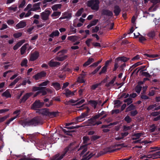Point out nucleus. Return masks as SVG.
<instances>
[{
	"instance_id": "f257e3e1",
	"label": "nucleus",
	"mask_w": 160,
	"mask_h": 160,
	"mask_svg": "<svg viewBox=\"0 0 160 160\" xmlns=\"http://www.w3.org/2000/svg\"><path fill=\"white\" fill-rule=\"evenodd\" d=\"M128 145L124 143L121 144L115 143L106 147L102 151H101L100 152L102 154L107 153H112L120 150L121 148L126 147Z\"/></svg>"
},
{
	"instance_id": "f03ea898",
	"label": "nucleus",
	"mask_w": 160,
	"mask_h": 160,
	"mask_svg": "<svg viewBox=\"0 0 160 160\" xmlns=\"http://www.w3.org/2000/svg\"><path fill=\"white\" fill-rule=\"evenodd\" d=\"M69 150V148H65L62 152L58 153L50 158V160H61L66 155Z\"/></svg>"
},
{
	"instance_id": "7ed1b4c3",
	"label": "nucleus",
	"mask_w": 160,
	"mask_h": 160,
	"mask_svg": "<svg viewBox=\"0 0 160 160\" xmlns=\"http://www.w3.org/2000/svg\"><path fill=\"white\" fill-rule=\"evenodd\" d=\"M36 112L43 116H46L51 118H53L55 117L57 114L55 112H50L49 111L48 109L46 108L39 109Z\"/></svg>"
},
{
	"instance_id": "20e7f679",
	"label": "nucleus",
	"mask_w": 160,
	"mask_h": 160,
	"mask_svg": "<svg viewBox=\"0 0 160 160\" xmlns=\"http://www.w3.org/2000/svg\"><path fill=\"white\" fill-rule=\"evenodd\" d=\"M155 150H149L148 152L150 153L147 155H144L140 157L141 159H143L144 158H160V151L156 152Z\"/></svg>"
},
{
	"instance_id": "39448f33",
	"label": "nucleus",
	"mask_w": 160,
	"mask_h": 160,
	"mask_svg": "<svg viewBox=\"0 0 160 160\" xmlns=\"http://www.w3.org/2000/svg\"><path fill=\"white\" fill-rule=\"evenodd\" d=\"M99 0H90L87 2V5L92 10L98 11L99 9Z\"/></svg>"
},
{
	"instance_id": "423d86ee",
	"label": "nucleus",
	"mask_w": 160,
	"mask_h": 160,
	"mask_svg": "<svg viewBox=\"0 0 160 160\" xmlns=\"http://www.w3.org/2000/svg\"><path fill=\"white\" fill-rule=\"evenodd\" d=\"M67 50H63L58 52V56L56 58V59L59 61H62L68 58V56L63 55V54L67 52Z\"/></svg>"
},
{
	"instance_id": "0eeeda50",
	"label": "nucleus",
	"mask_w": 160,
	"mask_h": 160,
	"mask_svg": "<svg viewBox=\"0 0 160 160\" xmlns=\"http://www.w3.org/2000/svg\"><path fill=\"white\" fill-rule=\"evenodd\" d=\"M51 12L50 11L45 10L44 12L41 13V17L42 19L45 21L48 20Z\"/></svg>"
},
{
	"instance_id": "6e6552de",
	"label": "nucleus",
	"mask_w": 160,
	"mask_h": 160,
	"mask_svg": "<svg viewBox=\"0 0 160 160\" xmlns=\"http://www.w3.org/2000/svg\"><path fill=\"white\" fill-rule=\"evenodd\" d=\"M88 112H86L82 113L81 115L78 117L76 118H75L73 121H75V124L77 123L78 122L83 121L85 119V118L88 116Z\"/></svg>"
},
{
	"instance_id": "1a4fd4ad",
	"label": "nucleus",
	"mask_w": 160,
	"mask_h": 160,
	"mask_svg": "<svg viewBox=\"0 0 160 160\" xmlns=\"http://www.w3.org/2000/svg\"><path fill=\"white\" fill-rule=\"evenodd\" d=\"M44 104L43 102H40L39 100L36 101L33 104L32 108L33 109L36 110L38 108L42 107Z\"/></svg>"
},
{
	"instance_id": "9d476101",
	"label": "nucleus",
	"mask_w": 160,
	"mask_h": 160,
	"mask_svg": "<svg viewBox=\"0 0 160 160\" xmlns=\"http://www.w3.org/2000/svg\"><path fill=\"white\" fill-rule=\"evenodd\" d=\"M39 56V53L38 52L35 51L30 54L29 61H33L37 60Z\"/></svg>"
},
{
	"instance_id": "9b49d317",
	"label": "nucleus",
	"mask_w": 160,
	"mask_h": 160,
	"mask_svg": "<svg viewBox=\"0 0 160 160\" xmlns=\"http://www.w3.org/2000/svg\"><path fill=\"white\" fill-rule=\"evenodd\" d=\"M29 126H36L40 123V119L38 117L28 121Z\"/></svg>"
},
{
	"instance_id": "f8f14e48",
	"label": "nucleus",
	"mask_w": 160,
	"mask_h": 160,
	"mask_svg": "<svg viewBox=\"0 0 160 160\" xmlns=\"http://www.w3.org/2000/svg\"><path fill=\"white\" fill-rule=\"evenodd\" d=\"M46 73L44 71H42L40 73H38L33 76V78L36 80H38L42 78L45 77L46 75Z\"/></svg>"
},
{
	"instance_id": "ddd939ff",
	"label": "nucleus",
	"mask_w": 160,
	"mask_h": 160,
	"mask_svg": "<svg viewBox=\"0 0 160 160\" xmlns=\"http://www.w3.org/2000/svg\"><path fill=\"white\" fill-rule=\"evenodd\" d=\"M26 25V22L23 21H22L16 25L15 28L17 29L23 28L25 27Z\"/></svg>"
},
{
	"instance_id": "4468645a",
	"label": "nucleus",
	"mask_w": 160,
	"mask_h": 160,
	"mask_svg": "<svg viewBox=\"0 0 160 160\" xmlns=\"http://www.w3.org/2000/svg\"><path fill=\"white\" fill-rule=\"evenodd\" d=\"M96 118H94V117L91 119H88L86 122V126L94 125L96 124L95 123V119Z\"/></svg>"
},
{
	"instance_id": "2eb2a0df",
	"label": "nucleus",
	"mask_w": 160,
	"mask_h": 160,
	"mask_svg": "<svg viewBox=\"0 0 160 160\" xmlns=\"http://www.w3.org/2000/svg\"><path fill=\"white\" fill-rule=\"evenodd\" d=\"M108 115V113L104 111H102L101 112L99 113L98 115H96L94 116V118H98L99 117L102 116V118H105Z\"/></svg>"
},
{
	"instance_id": "dca6fc26",
	"label": "nucleus",
	"mask_w": 160,
	"mask_h": 160,
	"mask_svg": "<svg viewBox=\"0 0 160 160\" xmlns=\"http://www.w3.org/2000/svg\"><path fill=\"white\" fill-rule=\"evenodd\" d=\"M60 63L58 62H55L53 59L51 60L48 62V64L51 67H56L60 65Z\"/></svg>"
},
{
	"instance_id": "f3484780",
	"label": "nucleus",
	"mask_w": 160,
	"mask_h": 160,
	"mask_svg": "<svg viewBox=\"0 0 160 160\" xmlns=\"http://www.w3.org/2000/svg\"><path fill=\"white\" fill-rule=\"evenodd\" d=\"M76 92V91L75 90L73 92H72L68 89H67L65 91V92L64 94L67 97H70L74 95V93Z\"/></svg>"
},
{
	"instance_id": "a211bd4d",
	"label": "nucleus",
	"mask_w": 160,
	"mask_h": 160,
	"mask_svg": "<svg viewBox=\"0 0 160 160\" xmlns=\"http://www.w3.org/2000/svg\"><path fill=\"white\" fill-rule=\"evenodd\" d=\"M25 42V40H22L18 42L16 45H15L13 48L14 50L17 49L19 47H20L23 43Z\"/></svg>"
},
{
	"instance_id": "6ab92c4d",
	"label": "nucleus",
	"mask_w": 160,
	"mask_h": 160,
	"mask_svg": "<svg viewBox=\"0 0 160 160\" xmlns=\"http://www.w3.org/2000/svg\"><path fill=\"white\" fill-rule=\"evenodd\" d=\"M40 9V3H38L33 5V7L31 8V11H34Z\"/></svg>"
},
{
	"instance_id": "aec40b11",
	"label": "nucleus",
	"mask_w": 160,
	"mask_h": 160,
	"mask_svg": "<svg viewBox=\"0 0 160 160\" xmlns=\"http://www.w3.org/2000/svg\"><path fill=\"white\" fill-rule=\"evenodd\" d=\"M102 14L108 16H112L113 13L112 12L108 10H103L102 12Z\"/></svg>"
},
{
	"instance_id": "412c9836",
	"label": "nucleus",
	"mask_w": 160,
	"mask_h": 160,
	"mask_svg": "<svg viewBox=\"0 0 160 160\" xmlns=\"http://www.w3.org/2000/svg\"><path fill=\"white\" fill-rule=\"evenodd\" d=\"M32 95V93H27L21 99V102H24Z\"/></svg>"
},
{
	"instance_id": "4be33fe9",
	"label": "nucleus",
	"mask_w": 160,
	"mask_h": 160,
	"mask_svg": "<svg viewBox=\"0 0 160 160\" xmlns=\"http://www.w3.org/2000/svg\"><path fill=\"white\" fill-rule=\"evenodd\" d=\"M28 45V43H26L21 47L20 49V52L21 55H23L25 53L27 49V46Z\"/></svg>"
},
{
	"instance_id": "5701e85b",
	"label": "nucleus",
	"mask_w": 160,
	"mask_h": 160,
	"mask_svg": "<svg viewBox=\"0 0 160 160\" xmlns=\"http://www.w3.org/2000/svg\"><path fill=\"white\" fill-rule=\"evenodd\" d=\"M52 86H53L56 90H58L61 89V86L60 84L57 82H53L52 83Z\"/></svg>"
},
{
	"instance_id": "b1692460",
	"label": "nucleus",
	"mask_w": 160,
	"mask_h": 160,
	"mask_svg": "<svg viewBox=\"0 0 160 160\" xmlns=\"http://www.w3.org/2000/svg\"><path fill=\"white\" fill-rule=\"evenodd\" d=\"M94 61V60L93 58H89L87 61L83 64V66L84 67H86Z\"/></svg>"
},
{
	"instance_id": "393cba45",
	"label": "nucleus",
	"mask_w": 160,
	"mask_h": 160,
	"mask_svg": "<svg viewBox=\"0 0 160 160\" xmlns=\"http://www.w3.org/2000/svg\"><path fill=\"white\" fill-rule=\"evenodd\" d=\"M129 59V58H127L125 57H119L115 59V61H122L124 62H126Z\"/></svg>"
},
{
	"instance_id": "a878e982",
	"label": "nucleus",
	"mask_w": 160,
	"mask_h": 160,
	"mask_svg": "<svg viewBox=\"0 0 160 160\" xmlns=\"http://www.w3.org/2000/svg\"><path fill=\"white\" fill-rule=\"evenodd\" d=\"M21 77L20 76H19L13 82H11L9 85V86L12 88L13 86H14L20 79H21Z\"/></svg>"
},
{
	"instance_id": "bb28decb",
	"label": "nucleus",
	"mask_w": 160,
	"mask_h": 160,
	"mask_svg": "<svg viewBox=\"0 0 160 160\" xmlns=\"http://www.w3.org/2000/svg\"><path fill=\"white\" fill-rule=\"evenodd\" d=\"M68 39L72 42H75L79 38L77 36H72L68 37Z\"/></svg>"
},
{
	"instance_id": "cd10ccee",
	"label": "nucleus",
	"mask_w": 160,
	"mask_h": 160,
	"mask_svg": "<svg viewBox=\"0 0 160 160\" xmlns=\"http://www.w3.org/2000/svg\"><path fill=\"white\" fill-rule=\"evenodd\" d=\"M59 34L60 33L59 31L57 30H56L52 32V33L49 35V37L52 38H53L55 37L58 36Z\"/></svg>"
},
{
	"instance_id": "c85d7f7f",
	"label": "nucleus",
	"mask_w": 160,
	"mask_h": 160,
	"mask_svg": "<svg viewBox=\"0 0 160 160\" xmlns=\"http://www.w3.org/2000/svg\"><path fill=\"white\" fill-rule=\"evenodd\" d=\"M62 6L61 4H56L52 6L51 8L53 11H57L58 9H60Z\"/></svg>"
},
{
	"instance_id": "c756f323",
	"label": "nucleus",
	"mask_w": 160,
	"mask_h": 160,
	"mask_svg": "<svg viewBox=\"0 0 160 160\" xmlns=\"http://www.w3.org/2000/svg\"><path fill=\"white\" fill-rule=\"evenodd\" d=\"M91 105L93 107L94 109H95L98 107V102L97 101L94 100H91L89 101Z\"/></svg>"
},
{
	"instance_id": "7c9ffc66",
	"label": "nucleus",
	"mask_w": 160,
	"mask_h": 160,
	"mask_svg": "<svg viewBox=\"0 0 160 160\" xmlns=\"http://www.w3.org/2000/svg\"><path fill=\"white\" fill-rule=\"evenodd\" d=\"M135 108V106L133 104H131L126 108L125 111L126 112H128L134 110Z\"/></svg>"
},
{
	"instance_id": "2f4dec72",
	"label": "nucleus",
	"mask_w": 160,
	"mask_h": 160,
	"mask_svg": "<svg viewBox=\"0 0 160 160\" xmlns=\"http://www.w3.org/2000/svg\"><path fill=\"white\" fill-rule=\"evenodd\" d=\"M3 97H6L7 98H10L11 97V95L10 94L8 90H6L2 94Z\"/></svg>"
},
{
	"instance_id": "473e14b6",
	"label": "nucleus",
	"mask_w": 160,
	"mask_h": 160,
	"mask_svg": "<svg viewBox=\"0 0 160 160\" xmlns=\"http://www.w3.org/2000/svg\"><path fill=\"white\" fill-rule=\"evenodd\" d=\"M120 9L118 6H116L115 7L114 12L116 15L117 16L118 15L120 12Z\"/></svg>"
},
{
	"instance_id": "72a5a7b5",
	"label": "nucleus",
	"mask_w": 160,
	"mask_h": 160,
	"mask_svg": "<svg viewBox=\"0 0 160 160\" xmlns=\"http://www.w3.org/2000/svg\"><path fill=\"white\" fill-rule=\"evenodd\" d=\"M116 77H114L113 79L109 83L106 84V86L108 87H111L114 85V83Z\"/></svg>"
},
{
	"instance_id": "f704fd0d",
	"label": "nucleus",
	"mask_w": 160,
	"mask_h": 160,
	"mask_svg": "<svg viewBox=\"0 0 160 160\" xmlns=\"http://www.w3.org/2000/svg\"><path fill=\"white\" fill-rule=\"evenodd\" d=\"M28 62V60L26 58H24L23 59L21 63V65L22 67H27V63Z\"/></svg>"
},
{
	"instance_id": "c9c22d12",
	"label": "nucleus",
	"mask_w": 160,
	"mask_h": 160,
	"mask_svg": "<svg viewBox=\"0 0 160 160\" xmlns=\"http://www.w3.org/2000/svg\"><path fill=\"white\" fill-rule=\"evenodd\" d=\"M39 160V159H37L35 158H32L30 157H28L27 158L26 156H24V158H21L19 159V160Z\"/></svg>"
},
{
	"instance_id": "e433bc0d",
	"label": "nucleus",
	"mask_w": 160,
	"mask_h": 160,
	"mask_svg": "<svg viewBox=\"0 0 160 160\" xmlns=\"http://www.w3.org/2000/svg\"><path fill=\"white\" fill-rule=\"evenodd\" d=\"M20 123L24 127L26 126H29L28 121H27L26 120L21 121L20 122Z\"/></svg>"
},
{
	"instance_id": "4c0bfd02",
	"label": "nucleus",
	"mask_w": 160,
	"mask_h": 160,
	"mask_svg": "<svg viewBox=\"0 0 160 160\" xmlns=\"http://www.w3.org/2000/svg\"><path fill=\"white\" fill-rule=\"evenodd\" d=\"M124 102L127 103L128 105H129L132 103V99L130 98L129 97L124 100Z\"/></svg>"
},
{
	"instance_id": "58836bf2",
	"label": "nucleus",
	"mask_w": 160,
	"mask_h": 160,
	"mask_svg": "<svg viewBox=\"0 0 160 160\" xmlns=\"http://www.w3.org/2000/svg\"><path fill=\"white\" fill-rule=\"evenodd\" d=\"M148 36L150 38L152 39L155 36V32L154 31H151L148 33Z\"/></svg>"
},
{
	"instance_id": "ea45409f",
	"label": "nucleus",
	"mask_w": 160,
	"mask_h": 160,
	"mask_svg": "<svg viewBox=\"0 0 160 160\" xmlns=\"http://www.w3.org/2000/svg\"><path fill=\"white\" fill-rule=\"evenodd\" d=\"M115 104L114 107L115 108H119L122 104V103L119 100H116L114 101Z\"/></svg>"
},
{
	"instance_id": "a19ab883",
	"label": "nucleus",
	"mask_w": 160,
	"mask_h": 160,
	"mask_svg": "<svg viewBox=\"0 0 160 160\" xmlns=\"http://www.w3.org/2000/svg\"><path fill=\"white\" fill-rule=\"evenodd\" d=\"M20 4L19 6V8H22L25 5L26 2L25 0H20L19 1Z\"/></svg>"
},
{
	"instance_id": "79ce46f5",
	"label": "nucleus",
	"mask_w": 160,
	"mask_h": 160,
	"mask_svg": "<svg viewBox=\"0 0 160 160\" xmlns=\"http://www.w3.org/2000/svg\"><path fill=\"white\" fill-rule=\"evenodd\" d=\"M142 86H140V85H138L135 88V91L138 93H139L140 92L142 89Z\"/></svg>"
},
{
	"instance_id": "37998d69",
	"label": "nucleus",
	"mask_w": 160,
	"mask_h": 160,
	"mask_svg": "<svg viewBox=\"0 0 160 160\" xmlns=\"http://www.w3.org/2000/svg\"><path fill=\"white\" fill-rule=\"evenodd\" d=\"M32 142H34L35 143L38 144V145H42L43 144V141H32Z\"/></svg>"
},
{
	"instance_id": "c03bdc74",
	"label": "nucleus",
	"mask_w": 160,
	"mask_h": 160,
	"mask_svg": "<svg viewBox=\"0 0 160 160\" xmlns=\"http://www.w3.org/2000/svg\"><path fill=\"white\" fill-rule=\"evenodd\" d=\"M61 12H54L51 15V16L52 17H57L60 16Z\"/></svg>"
},
{
	"instance_id": "a18cd8bd",
	"label": "nucleus",
	"mask_w": 160,
	"mask_h": 160,
	"mask_svg": "<svg viewBox=\"0 0 160 160\" xmlns=\"http://www.w3.org/2000/svg\"><path fill=\"white\" fill-rule=\"evenodd\" d=\"M142 64V63L141 62H138L132 65V67L130 68V69L132 70V69L138 66L139 65H141Z\"/></svg>"
},
{
	"instance_id": "49530a36",
	"label": "nucleus",
	"mask_w": 160,
	"mask_h": 160,
	"mask_svg": "<svg viewBox=\"0 0 160 160\" xmlns=\"http://www.w3.org/2000/svg\"><path fill=\"white\" fill-rule=\"evenodd\" d=\"M77 82L80 83L84 82L85 81L83 77L81 76L78 77L77 80Z\"/></svg>"
},
{
	"instance_id": "de8ad7c7",
	"label": "nucleus",
	"mask_w": 160,
	"mask_h": 160,
	"mask_svg": "<svg viewBox=\"0 0 160 160\" xmlns=\"http://www.w3.org/2000/svg\"><path fill=\"white\" fill-rule=\"evenodd\" d=\"M142 135V134L141 133H136L134 135V137L133 138V139L134 140L138 139Z\"/></svg>"
},
{
	"instance_id": "09e8293b",
	"label": "nucleus",
	"mask_w": 160,
	"mask_h": 160,
	"mask_svg": "<svg viewBox=\"0 0 160 160\" xmlns=\"http://www.w3.org/2000/svg\"><path fill=\"white\" fill-rule=\"evenodd\" d=\"M83 12V8H81L79 9L76 14V16H80Z\"/></svg>"
},
{
	"instance_id": "8fccbe9b",
	"label": "nucleus",
	"mask_w": 160,
	"mask_h": 160,
	"mask_svg": "<svg viewBox=\"0 0 160 160\" xmlns=\"http://www.w3.org/2000/svg\"><path fill=\"white\" fill-rule=\"evenodd\" d=\"M49 82H50L49 81L47 80L45 82H42V83H41V84H39L38 86H46L48 85V84L49 83Z\"/></svg>"
},
{
	"instance_id": "3c124183",
	"label": "nucleus",
	"mask_w": 160,
	"mask_h": 160,
	"mask_svg": "<svg viewBox=\"0 0 160 160\" xmlns=\"http://www.w3.org/2000/svg\"><path fill=\"white\" fill-rule=\"evenodd\" d=\"M63 131L66 133V134L70 136L72 135V134H71V132H73L74 131H69L68 130H66V129H62Z\"/></svg>"
},
{
	"instance_id": "603ef678",
	"label": "nucleus",
	"mask_w": 160,
	"mask_h": 160,
	"mask_svg": "<svg viewBox=\"0 0 160 160\" xmlns=\"http://www.w3.org/2000/svg\"><path fill=\"white\" fill-rule=\"evenodd\" d=\"M22 35V33L21 32H17L14 33L13 34V37L16 38H18L20 37Z\"/></svg>"
},
{
	"instance_id": "864d4df0",
	"label": "nucleus",
	"mask_w": 160,
	"mask_h": 160,
	"mask_svg": "<svg viewBox=\"0 0 160 160\" xmlns=\"http://www.w3.org/2000/svg\"><path fill=\"white\" fill-rule=\"evenodd\" d=\"M9 115H8L5 116H4L2 118H0V123L3 122L5 121L7 118L9 117Z\"/></svg>"
},
{
	"instance_id": "5fc2aeb1",
	"label": "nucleus",
	"mask_w": 160,
	"mask_h": 160,
	"mask_svg": "<svg viewBox=\"0 0 160 160\" xmlns=\"http://www.w3.org/2000/svg\"><path fill=\"white\" fill-rule=\"evenodd\" d=\"M124 120L128 123H129L131 121V118L128 116H127L125 117Z\"/></svg>"
},
{
	"instance_id": "6e6d98bb",
	"label": "nucleus",
	"mask_w": 160,
	"mask_h": 160,
	"mask_svg": "<svg viewBox=\"0 0 160 160\" xmlns=\"http://www.w3.org/2000/svg\"><path fill=\"white\" fill-rule=\"evenodd\" d=\"M156 104L150 105L148 108L147 110H152L155 108H156Z\"/></svg>"
},
{
	"instance_id": "4d7b16f0",
	"label": "nucleus",
	"mask_w": 160,
	"mask_h": 160,
	"mask_svg": "<svg viewBox=\"0 0 160 160\" xmlns=\"http://www.w3.org/2000/svg\"><path fill=\"white\" fill-rule=\"evenodd\" d=\"M101 68V66H99L98 67H97L94 70V71H93V72H92L91 73V74H93V75H94V74H95V73H96L99 71V70L100 69V68Z\"/></svg>"
},
{
	"instance_id": "13d9d810",
	"label": "nucleus",
	"mask_w": 160,
	"mask_h": 160,
	"mask_svg": "<svg viewBox=\"0 0 160 160\" xmlns=\"http://www.w3.org/2000/svg\"><path fill=\"white\" fill-rule=\"evenodd\" d=\"M44 88L40 87H34L33 88V90L34 91L41 90L43 89Z\"/></svg>"
},
{
	"instance_id": "bf43d9fd",
	"label": "nucleus",
	"mask_w": 160,
	"mask_h": 160,
	"mask_svg": "<svg viewBox=\"0 0 160 160\" xmlns=\"http://www.w3.org/2000/svg\"><path fill=\"white\" fill-rule=\"evenodd\" d=\"M128 134V133L127 132H125L124 133H121V137H119L118 138V139H122L124 137L126 136Z\"/></svg>"
},
{
	"instance_id": "052dcab7",
	"label": "nucleus",
	"mask_w": 160,
	"mask_h": 160,
	"mask_svg": "<svg viewBox=\"0 0 160 160\" xmlns=\"http://www.w3.org/2000/svg\"><path fill=\"white\" fill-rule=\"evenodd\" d=\"M92 39H88L86 41V43L88 47H90L91 44V42L92 41Z\"/></svg>"
},
{
	"instance_id": "680f3d73",
	"label": "nucleus",
	"mask_w": 160,
	"mask_h": 160,
	"mask_svg": "<svg viewBox=\"0 0 160 160\" xmlns=\"http://www.w3.org/2000/svg\"><path fill=\"white\" fill-rule=\"evenodd\" d=\"M115 63L114 65V68L113 69V71H115L118 67V61L115 60Z\"/></svg>"
},
{
	"instance_id": "e2e57ef3",
	"label": "nucleus",
	"mask_w": 160,
	"mask_h": 160,
	"mask_svg": "<svg viewBox=\"0 0 160 160\" xmlns=\"http://www.w3.org/2000/svg\"><path fill=\"white\" fill-rule=\"evenodd\" d=\"M53 104V102L52 101H50L48 102L47 103H45V106L46 107H49Z\"/></svg>"
},
{
	"instance_id": "0e129e2a",
	"label": "nucleus",
	"mask_w": 160,
	"mask_h": 160,
	"mask_svg": "<svg viewBox=\"0 0 160 160\" xmlns=\"http://www.w3.org/2000/svg\"><path fill=\"white\" fill-rule=\"evenodd\" d=\"M36 135L35 134L30 135L29 136V139H36Z\"/></svg>"
},
{
	"instance_id": "69168bd1",
	"label": "nucleus",
	"mask_w": 160,
	"mask_h": 160,
	"mask_svg": "<svg viewBox=\"0 0 160 160\" xmlns=\"http://www.w3.org/2000/svg\"><path fill=\"white\" fill-rule=\"evenodd\" d=\"M8 9L9 10L13 11L14 12H15L17 11V7H10L8 8Z\"/></svg>"
},
{
	"instance_id": "338daca9",
	"label": "nucleus",
	"mask_w": 160,
	"mask_h": 160,
	"mask_svg": "<svg viewBox=\"0 0 160 160\" xmlns=\"http://www.w3.org/2000/svg\"><path fill=\"white\" fill-rule=\"evenodd\" d=\"M8 28V26L6 24H2V27L0 28L1 30H2Z\"/></svg>"
},
{
	"instance_id": "774afa93",
	"label": "nucleus",
	"mask_w": 160,
	"mask_h": 160,
	"mask_svg": "<svg viewBox=\"0 0 160 160\" xmlns=\"http://www.w3.org/2000/svg\"><path fill=\"white\" fill-rule=\"evenodd\" d=\"M146 40L145 38L142 36V35H140V37H139V41L141 42H142L143 41Z\"/></svg>"
}]
</instances>
